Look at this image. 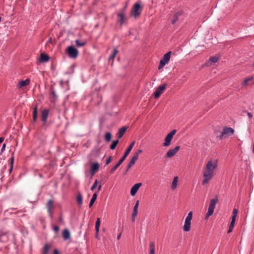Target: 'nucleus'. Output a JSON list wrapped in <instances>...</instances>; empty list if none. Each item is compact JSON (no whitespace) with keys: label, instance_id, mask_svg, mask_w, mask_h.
I'll use <instances>...</instances> for the list:
<instances>
[{"label":"nucleus","instance_id":"72a5a7b5","mask_svg":"<svg viewBox=\"0 0 254 254\" xmlns=\"http://www.w3.org/2000/svg\"><path fill=\"white\" fill-rule=\"evenodd\" d=\"M112 134L110 132H107L105 134V139L107 142H110L111 140Z\"/></svg>","mask_w":254,"mask_h":254},{"label":"nucleus","instance_id":"0e129e2a","mask_svg":"<svg viewBox=\"0 0 254 254\" xmlns=\"http://www.w3.org/2000/svg\"><path fill=\"white\" fill-rule=\"evenodd\" d=\"M253 66H254V62H253Z\"/></svg>","mask_w":254,"mask_h":254},{"label":"nucleus","instance_id":"79ce46f5","mask_svg":"<svg viewBox=\"0 0 254 254\" xmlns=\"http://www.w3.org/2000/svg\"><path fill=\"white\" fill-rule=\"evenodd\" d=\"M234 225H235V222H231V223L229 226V230L228 231V233H230L232 231L233 227L234 226Z\"/></svg>","mask_w":254,"mask_h":254},{"label":"nucleus","instance_id":"c03bdc74","mask_svg":"<svg viewBox=\"0 0 254 254\" xmlns=\"http://www.w3.org/2000/svg\"><path fill=\"white\" fill-rule=\"evenodd\" d=\"M97 185H98V181H97V180H96L95 181V182H94V183L93 185V186H92V187H91V190H94L96 188V187H97Z\"/></svg>","mask_w":254,"mask_h":254},{"label":"nucleus","instance_id":"ddd939ff","mask_svg":"<svg viewBox=\"0 0 254 254\" xmlns=\"http://www.w3.org/2000/svg\"><path fill=\"white\" fill-rule=\"evenodd\" d=\"M53 207V201L52 199H50L48 201L47 203V209L49 216L52 217V209Z\"/></svg>","mask_w":254,"mask_h":254},{"label":"nucleus","instance_id":"4d7b16f0","mask_svg":"<svg viewBox=\"0 0 254 254\" xmlns=\"http://www.w3.org/2000/svg\"><path fill=\"white\" fill-rule=\"evenodd\" d=\"M101 188H102V186L100 185L98 186V191H100L101 189Z\"/></svg>","mask_w":254,"mask_h":254},{"label":"nucleus","instance_id":"6e6d98bb","mask_svg":"<svg viewBox=\"0 0 254 254\" xmlns=\"http://www.w3.org/2000/svg\"><path fill=\"white\" fill-rule=\"evenodd\" d=\"M4 138L3 137H0V144L3 142Z\"/></svg>","mask_w":254,"mask_h":254},{"label":"nucleus","instance_id":"cd10ccee","mask_svg":"<svg viewBox=\"0 0 254 254\" xmlns=\"http://www.w3.org/2000/svg\"><path fill=\"white\" fill-rule=\"evenodd\" d=\"M100 225V219L99 218H98L97 219V221L95 223V230L96 233V235L97 236L98 234V233L99 232V228Z\"/></svg>","mask_w":254,"mask_h":254},{"label":"nucleus","instance_id":"4be33fe9","mask_svg":"<svg viewBox=\"0 0 254 254\" xmlns=\"http://www.w3.org/2000/svg\"><path fill=\"white\" fill-rule=\"evenodd\" d=\"M138 205H139V201L137 200L135 203V204L133 207V212L131 215L132 217H135L137 216V213H138L137 209H138Z\"/></svg>","mask_w":254,"mask_h":254},{"label":"nucleus","instance_id":"7c9ffc66","mask_svg":"<svg viewBox=\"0 0 254 254\" xmlns=\"http://www.w3.org/2000/svg\"><path fill=\"white\" fill-rule=\"evenodd\" d=\"M8 240V237L6 234L2 233L0 235V241L5 242Z\"/></svg>","mask_w":254,"mask_h":254},{"label":"nucleus","instance_id":"9b49d317","mask_svg":"<svg viewBox=\"0 0 254 254\" xmlns=\"http://www.w3.org/2000/svg\"><path fill=\"white\" fill-rule=\"evenodd\" d=\"M50 97L52 102H55L57 100L58 96L56 94L54 87L53 86L50 88Z\"/></svg>","mask_w":254,"mask_h":254},{"label":"nucleus","instance_id":"37998d69","mask_svg":"<svg viewBox=\"0 0 254 254\" xmlns=\"http://www.w3.org/2000/svg\"><path fill=\"white\" fill-rule=\"evenodd\" d=\"M11 162H10V165H11V166H10V168H9L8 171H9V173H11L12 170V166H13V161H14V158L13 157H12L11 158Z\"/></svg>","mask_w":254,"mask_h":254},{"label":"nucleus","instance_id":"e2e57ef3","mask_svg":"<svg viewBox=\"0 0 254 254\" xmlns=\"http://www.w3.org/2000/svg\"><path fill=\"white\" fill-rule=\"evenodd\" d=\"M73 67H74V65H72L71 66V67H71V68H73Z\"/></svg>","mask_w":254,"mask_h":254},{"label":"nucleus","instance_id":"69168bd1","mask_svg":"<svg viewBox=\"0 0 254 254\" xmlns=\"http://www.w3.org/2000/svg\"><path fill=\"white\" fill-rule=\"evenodd\" d=\"M1 17H0V22L1 21Z\"/></svg>","mask_w":254,"mask_h":254},{"label":"nucleus","instance_id":"3c124183","mask_svg":"<svg viewBox=\"0 0 254 254\" xmlns=\"http://www.w3.org/2000/svg\"><path fill=\"white\" fill-rule=\"evenodd\" d=\"M237 213H238V210L236 209H234L233 210V215L237 216Z\"/></svg>","mask_w":254,"mask_h":254},{"label":"nucleus","instance_id":"bb28decb","mask_svg":"<svg viewBox=\"0 0 254 254\" xmlns=\"http://www.w3.org/2000/svg\"><path fill=\"white\" fill-rule=\"evenodd\" d=\"M75 42L77 47H83L87 44V42L85 40L80 42L79 40H76Z\"/></svg>","mask_w":254,"mask_h":254},{"label":"nucleus","instance_id":"f03ea898","mask_svg":"<svg viewBox=\"0 0 254 254\" xmlns=\"http://www.w3.org/2000/svg\"><path fill=\"white\" fill-rule=\"evenodd\" d=\"M218 199L216 196L215 198L212 199L210 200V204L209 205L208 212L205 215V218L208 219V217L211 216L214 212V209L215 207V205L218 203Z\"/></svg>","mask_w":254,"mask_h":254},{"label":"nucleus","instance_id":"603ef678","mask_svg":"<svg viewBox=\"0 0 254 254\" xmlns=\"http://www.w3.org/2000/svg\"><path fill=\"white\" fill-rule=\"evenodd\" d=\"M245 112H246L247 113V115L249 118H250V119L252 118L253 115L251 113L247 112L246 111H245Z\"/></svg>","mask_w":254,"mask_h":254},{"label":"nucleus","instance_id":"de8ad7c7","mask_svg":"<svg viewBox=\"0 0 254 254\" xmlns=\"http://www.w3.org/2000/svg\"><path fill=\"white\" fill-rule=\"evenodd\" d=\"M117 167L115 165L110 171L111 174H113L115 171L117 169Z\"/></svg>","mask_w":254,"mask_h":254},{"label":"nucleus","instance_id":"09e8293b","mask_svg":"<svg viewBox=\"0 0 254 254\" xmlns=\"http://www.w3.org/2000/svg\"><path fill=\"white\" fill-rule=\"evenodd\" d=\"M53 230L55 232L57 233L59 230V228L58 226H55L54 227Z\"/></svg>","mask_w":254,"mask_h":254},{"label":"nucleus","instance_id":"39448f33","mask_svg":"<svg viewBox=\"0 0 254 254\" xmlns=\"http://www.w3.org/2000/svg\"><path fill=\"white\" fill-rule=\"evenodd\" d=\"M171 54L172 52L169 51L163 56L159 63L158 66L159 69L162 68L166 64L169 63L170 60Z\"/></svg>","mask_w":254,"mask_h":254},{"label":"nucleus","instance_id":"5701e85b","mask_svg":"<svg viewBox=\"0 0 254 254\" xmlns=\"http://www.w3.org/2000/svg\"><path fill=\"white\" fill-rule=\"evenodd\" d=\"M178 177L177 176L174 177L173 182L171 184V188L172 190H175L178 186Z\"/></svg>","mask_w":254,"mask_h":254},{"label":"nucleus","instance_id":"a18cd8bd","mask_svg":"<svg viewBox=\"0 0 254 254\" xmlns=\"http://www.w3.org/2000/svg\"><path fill=\"white\" fill-rule=\"evenodd\" d=\"M112 156H109L106 160V165H108L112 161Z\"/></svg>","mask_w":254,"mask_h":254},{"label":"nucleus","instance_id":"052dcab7","mask_svg":"<svg viewBox=\"0 0 254 254\" xmlns=\"http://www.w3.org/2000/svg\"><path fill=\"white\" fill-rule=\"evenodd\" d=\"M131 219H132V221L134 222V219H135V217H131Z\"/></svg>","mask_w":254,"mask_h":254},{"label":"nucleus","instance_id":"b1692460","mask_svg":"<svg viewBox=\"0 0 254 254\" xmlns=\"http://www.w3.org/2000/svg\"><path fill=\"white\" fill-rule=\"evenodd\" d=\"M37 116H38V109H37V106L36 105L33 109V122H36L37 119Z\"/></svg>","mask_w":254,"mask_h":254},{"label":"nucleus","instance_id":"864d4df0","mask_svg":"<svg viewBox=\"0 0 254 254\" xmlns=\"http://www.w3.org/2000/svg\"><path fill=\"white\" fill-rule=\"evenodd\" d=\"M5 146H6L5 144V143L3 144V145L2 146V147L1 148V152H3L5 150Z\"/></svg>","mask_w":254,"mask_h":254},{"label":"nucleus","instance_id":"2eb2a0df","mask_svg":"<svg viewBox=\"0 0 254 254\" xmlns=\"http://www.w3.org/2000/svg\"><path fill=\"white\" fill-rule=\"evenodd\" d=\"M134 143H135V141H133L131 143V144L129 145V146L128 147L127 149L126 150V152H125L123 156L121 158L123 161H124L126 159L127 156L130 153V151L131 150V149L134 144Z\"/></svg>","mask_w":254,"mask_h":254},{"label":"nucleus","instance_id":"4468645a","mask_svg":"<svg viewBox=\"0 0 254 254\" xmlns=\"http://www.w3.org/2000/svg\"><path fill=\"white\" fill-rule=\"evenodd\" d=\"M183 11H178L173 15V19L171 21L172 24H175L178 20L179 17L183 14Z\"/></svg>","mask_w":254,"mask_h":254},{"label":"nucleus","instance_id":"2f4dec72","mask_svg":"<svg viewBox=\"0 0 254 254\" xmlns=\"http://www.w3.org/2000/svg\"><path fill=\"white\" fill-rule=\"evenodd\" d=\"M150 252L149 254H155V243L152 242L150 243Z\"/></svg>","mask_w":254,"mask_h":254},{"label":"nucleus","instance_id":"6e6552de","mask_svg":"<svg viewBox=\"0 0 254 254\" xmlns=\"http://www.w3.org/2000/svg\"><path fill=\"white\" fill-rule=\"evenodd\" d=\"M176 132V130L174 129L172 130L170 132H169L165 137V142L163 144L164 146H168L170 145L171 140Z\"/></svg>","mask_w":254,"mask_h":254},{"label":"nucleus","instance_id":"774afa93","mask_svg":"<svg viewBox=\"0 0 254 254\" xmlns=\"http://www.w3.org/2000/svg\"><path fill=\"white\" fill-rule=\"evenodd\" d=\"M253 84H254V83H253Z\"/></svg>","mask_w":254,"mask_h":254},{"label":"nucleus","instance_id":"423d86ee","mask_svg":"<svg viewBox=\"0 0 254 254\" xmlns=\"http://www.w3.org/2000/svg\"><path fill=\"white\" fill-rule=\"evenodd\" d=\"M142 152V150L141 149H139V150H138L137 152H136L135 153H134L133 154V155L130 161H129L128 165H127L125 173H127L128 171V170L131 167V166L134 164L135 161L138 159V155Z\"/></svg>","mask_w":254,"mask_h":254},{"label":"nucleus","instance_id":"8fccbe9b","mask_svg":"<svg viewBox=\"0 0 254 254\" xmlns=\"http://www.w3.org/2000/svg\"><path fill=\"white\" fill-rule=\"evenodd\" d=\"M236 217H237L236 215H233L232 216L231 222H235Z\"/></svg>","mask_w":254,"mask_h":254},{"label":"nucleus","instance_id":"9d476101","mask_svg":"<svg viewBox=\"0 0 254 254\" xmlns=\"http://www.w3.org/2000/svg\"><path fill=\"white\" fill-rule=\"evenodd\" d=\"M180 148V146H176L174 148L170 149L166 154L165 157L170 158L174 156Z\"/></svg>","mask_w":254,"mask_h":254},{"label":"nucleus","instance_id":"a878e982","mask_svg":"<svg viewBox=\"0 0 254 254\" xmlns=\"http://www.w3.org/2000/svg\"><path fill=\"white\" fill-rule=\"evenodd\" d=\"M118 53V50L117 48H115L113 51L112 54L109 57V59H108L109 61H113Z\"/></svg>","mask_w":254,"mask_h":254},{"label":"nucleus","instance_id":"5fc2aeb1","mask_svg":"<svg viewBox=\"0 0 254 254\" xmlns=\"http://www.w3.org/2000/svg\"><path fill=\"white\" fill-rule=\"evenodd\" d=\"M54 254H59L58 250L57 249L54 250Z\"/></svg>","mask_w":254,"mask_h":254},{"label":"nucleus","instance_id":"a211bd4d","mask_svg":"<svg viewBox=\"0 0 254 254\" xmlns=\"http://www.w3.org/2000/svg\"><path fill=\"white\" fill-rule=\"evenodd\" d=\"M30 80L29 78L26 79L25 80H21L18 83V88H22L23 87L28 85L30 84Z\"/></svg>","mask_w":254,"mask_h":254},{"label":"nucleus","instance_id":"473e14b6","mask_svg":"<svg viewBox=\"0 0 254 254\" xmlns=\"http://www.w3.org/2000/svg\"><path fill=\"white\" fill-rule=\"evenodd\" d=\"M97 195L96 193L93 194L92 197L90 201L89 207H91L97 198Z\"/></svg>","mask_w":254,"mask_h":254},{"label":"nucleus","instance_id":"58836bf2","mask_svg":"<svg viewBox=\"0 0 254 254\" xmlns=\"http://www.w3.org/2000/svg\"><path fill=\"white\" fill-rule=\"evenodd\" d=\"M221 130H220V127H218V129L217 128H215L214 130V134L216 135V137L218 138L219 139V134H220V132H221Z\"/></svg>","mask_w":254,"mask_h":254},{"label":"nucleus","instance_id":"338daca9","mask_svg":"<svg viewBox=\"0 0 254 254\" xmlns=\"http://www.w3.org/2000/svg\"><path fill=\"white\" fill-rule=\"evenodd\" d=\"M100 141H98V144H99V143H100Z\"/></svg>","mask_w":254,"mask_h":254},{"label":"nucleus","instance_id":"4c0bfd02","mask_svg":"<svg viewBox=\"0 0 254 254\" xmlns=\"http://www.w3.org/2000/svg\"><path fill=\"white\" fill-rule=\"evenodd\" d=\"M218 60H219V58L216 56L211 57L209 58V61L213 64L217 63L218 62Z\"/></svg>","mask_w":254,"mask_h":254},{"label":"nucleus","instance_id":"f3484780","mask_svg":"<svg viewBox=\"0 0 254 254\" xmlns=\"http://www.w3.org/2000/svg\"><path fill=\"white\" fill-rule=\"evenodd\" d=\"M48 115H49V110H48L44 109V110H43L42 112V114H41V121L44 123H46L47 120Z\"/></svg>","mask_w":254,"mask_h":254},{"label":"nucleus","instance_id":"f8f14e48","mask_svg":"<svg viewBox=\"0 0 254 254\" xmlns=\"http://www.w3.org/2000/svg\"><path fill=\"white\" fill-rule=\"evenodd\" d=\"M99 164L97 162L93 163L90 167V172L91 175L95 174L99 170Z\"/></svg>","mask_w":254,"mask_h":254},{"label":"nucleus","instance_id":"f257e3e1","mask_svg":"<svg viewBox=\"0 0 254 254\" xmlns=\"http://www.w3.org/2000/svg\"><path fill=\"white\" fill-rule=\"evenodd\" d=\"M217 162L216 160H210L206 164L205 172L203 175H212L214 170L216 169Z\"/></svg>","mask_w":254,"mask_h":254},{"label":"nucleus","instance_id":"e433bc0d","mask_svg":"<svg viewBox=\"0 0 254 254\" xmlns=\"http://www.w3.org/2000/svg\"><path fill=\"white\" fill-rule=\"evenodd\" d=\"M192 217V212L190 211L188 214L187 217L186 218L185 221L186 222H190Z\"/></svg>","mask_w":254,"mask_h":254},{"label":"nucleus","instance_id":"7ed1b4c3","mask_svg":"<svg viewBox=\"0 0 254 254\" xmlns=\"http://www.w3.org/2000/svg\"><path fill=\"white\" fill-rule=\"evenodd\" d=\"M234 133V130L231 127H225L223 128V130L219 134V139L221 140L223 137H226L232 135Z\"/></svg>","mask_w":254,"mask_h":254},{"label":"nucleus","instance_id":"c756f323","mask_svg":"<svg viewBox=\"0 0 254 254\" xmlns=\"http://www.w3.org/2000/svg\"><path fill=\"white\" fill-rule=\"evenodd\" d=\"M204 178L202 182V184L203 185H205V184H207L208 182L212 179V176H204Z\"/></svg>","mask_w":254,"mask_h":254},{"label":"nucleus","instance_id":"13d9d810","mask_svg":"<svg viewBox=\"0 0 254 254\" xmlns=\"http://www.w3.org/2000/svg\"><path fill=\"white\" fill-rule=\"evenodd\" d=\"M121 234L120 233L118 236H117V240H119L121 238Z\"/></svg>","mask_w":254,"mask_h":254},{"label":"nucleus","instance_id":"393cba45","mask_svg":"<svg viewBox=\"0 0 254 254\" xmlns=\"http://www.w3.org/2000/svg\"><path fill=\"white\" fill-rule=\"evenodd\" d=\"M63 236L65 240H68L70 237V234L67 229H64L63 232Z\"/></svg>","mask_w":254,"mask_h":254},{"label":"nucleus","instance_id":"ea45409f","mask_svg":"<svg viewBox=\"0 0 254 254\" xmlns=\"http://www.w3.org/2000/svg\"><path fill=\"white\" fill-rule=\"evenodd\" d=\"M77 202L80 205H81L82 203V197L80 193H78L77 196Z\"/></svg>","mask_w":254,"mask_h":254},{"label":"nucleus","instance_id":"680f3d73","mask_svg":"<svg viewBox=\"0 0 254 254\" xmlns=\"http://www.w3.org/2000/svg\"><path fill=\"white\" fill-rule=\"evenodd\" d=\"M253 152L254 153V146L253 145Z\"/></svg>","mask_w":254,"mask_h":254},{"label":"nucleus","instance_id":"1a4fd4ad","mask_svg":"<svg viewBox=\"0 0 254 254\" xmlns=\"http://www.w3.org/2000/svg\"><path fill=\"white\" fill-rule=\"evenodd\" d=\"M166 84L161 85L159 86L154 93V97L155 99L158 98L160 95L163 93L164 90L166 88Z\"/></svg>","mask_w":254,"mask_h":254},{"label":"nucleus","instance_id":"20e7f679","mask_svg":"<svg viewBox=\"0 0 254 254\" xmlns=\"http://www.w3.org/2000/svg\"><path fill=\"white\" fill-rule=\"evenodd\" d=\"M68 56L71 59H76L78 55V50L73 46H68L66 49Z\"/></svg>","mask_w":254,"mask_h":254},{"label":"nucleus","instance_id":"412c9836","mask_svg":"<svg viewBox=\"0 0 254 254\" xmlns=\"http://www.w3.org/2000/svg\"><path fill=\"white\" fill-rule=\"evenodd\" d=\"M50 59V57L46 54H41L39 59L40 62H47Z\"/></svg>","mask_w":254,"mask_h":254},{"label":"nucleus","instance_id":"a19ab883","mask_svg":"<svg viewBox=\"0 0 254 254\" xmlns=\"http://www.w3.org/2000/svg\"><path fill=\"white\" fill-rule=\"evenodd\" d=\"M50 249V246L48 245H46L44 247L43 254H48Z\"/></svg>","mask_w":254,"mask_h":254},{"label":"nucleus","instance_id":"c85d7f7f","mask_svg":"<svg viewBox=\"0 0 254 254\" xmlns=\"http://www.w3.org/2000/svg\"><path fill=\"white\" fill-rule=\"evenodd\" d=\"M190 222H185V224L183 227V230L185 232H188L190 230Z\"/></svg>","mask_w":254,"mask_h":254},{"label":"nucleus","instance_id":"dca6fc26","mask_svg":"<svg viewBox=\"0 0 254 254\" xmlns=\"http://www.w3.org/2000/svg\"><path fill=\"white\" fill-rule=\"evenodd\" d=\"M141 185H142L141 183H137V184H136L134 185H133V186L131 188V189L130 190L131 195L134 196L137 192L139 188L141 186Z\"/></svg>","mask_w":254,"mask_h":254},{"label":"nucleus","instance_id":"49530a36","mask_svg":"<svg viewBox=\"0 0 254 254\" xmlns=\"http://www.w3.org/2000/svg\"><path fill=\"white\" fill-rule=\"evenodd\" d=\"M123 160L121 159H120L119 162L115 165V166L117 167V168H118L121 164L123 162Z\"/></svg>","mask_w":254,"mask_h":254},{"label":"nucleus","instance_id":"f704fd0d","mask_svg":"<svg viewBox=\"0 0 254 254\" xmlns=\"http://www.w3.org/2000/svg\"><path fill=\"white\" fill-rule=\"evenodd\" d=\"M119 143V140H113L110 146L111 150H114Z\"/></svg>","mask_w":254,"mask_h":254},{"label":"nucleus","instance_id":"0eeeda50","mask_svg":"<svg viewBox=\"0 0 254 254\" xmlns=\"http://www.w3.org/2000/svg\"><path fill=\"white\" fill-rule=\"evenodd\" d=\"M141 11V9L140 4L136 2L134 4L132 7L131 15L134 16L135 17H136L140 15Z\"/></svg>","mask_w":254,"mask_h":254},{"label":"nucleus","instance_id":"aec40b11","mask_svg":"<svg viewBox=\"0 0 254 254\" xmlns=\"http://www.w3.org/2000/svg\"><path fill=\"white\" fill-rule=\"evenodd\" d=\"M127 127H123L119 129L118 133V138L120 139L123 137L126 131L127 130Z\"/></svg>","mask_w":254,"mask_h":254},{"label":"nucleus","instance_id":"6ab92c4d","mask_svg":"<svg viewBox=\"0 0 254 254\" xmlns=\"http://www.w3.org/2000/svg\"><path fill=\"white\" fill-rule=\"evenodd\" d=\"M118 22L120 23V25L122 26L124 22L125 19V15L124 12L118 13Z\"/></svg>","mask_w":254,"mask_h":254},{"label":"nucleus","instance_id":"c9c22d12","mask_svg":"<svg viewBox=\"0 0 254 254\" xmlns=\"http://www.w3.org/2000/svg\"><path fill=\"white\" fill-rule=\"evenodd\" d=\"M253 79V76H251V77L246 78L242 83V86H247L248 84V82L250 81H251Z\"/></svg>","mask_w":254,"mask_h":254},{"label":"nucleus","instance_id":"bf43d9fd","mask_svg":"<svg viewBox=\"0 0 254 254\" xmlns=\"http://www.w3.org/2000/svg\"><path fill=\"white\" fill-rule=\"evenodd\" d=\"M52 38H50L49 39V40H48V42H49V43H51V42H52Z\"/></svg>","mask_w":254,"mask_h":254}]
</instances>
